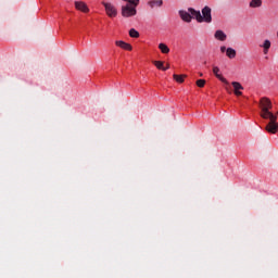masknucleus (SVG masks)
<instances>
[{"instance_id":"1","label":"nucleus","mask_w":278,"mask_h":278,"mask_svg":"<svg viewBox=\"0 0 278 278\" xmlns=\"http://www.w3.org/2000/svg\"><path fill=\"white\" fill-rule=\"evenodd\" d=\"M188 12L195 18L198 23H212V9L210 7H204L201 11H197L193 8H189Z\"/></svg>"},{"instance_id":"2","label":"nucleus","mask_w":278,"mask_h":278,"mask_svg":"<svg viewBox=\"0 0 278 278\" xmlns=\"http://www.w3.org/2000/svg\"><path fill=\"white\" fill-rule=\"evenodd\" d=\"M127 1V4L122 5L121 14L123 18H132L138 14V8L140 5V0H124Z\"/></svg>"},{"instance_id":"3","label":"nucleus","mask_w":278,"mask_h":278,"mask_svg":"<svg viewBox=\"0 0 278 278\" xmlns=\"http://www.w3.org/2000/svg\"><path fill=\"white\" fill-rule=\"evenodd\" d=\"M260 105L262 110V113H261L262 118L268 119V117L275 116V114L270 112V110H273V102L268 98L266 97L261 98Z\"/></svg>"},{"instance_id":"4","label":"nucleus","mask_w":278,"mask_h":278,"mask_svg":"<svg viewBox=\"0 0 278 278\" xmlns=\"http://www.w3.org/2000/svg\"><path fill=\"white\" fill-rule=\"evenodd\" d=\"M102 5L104 7L105 13L110 18H115V16H118V10H116L114 4L111 2H102Z\"/></svg>"},{"instance_id":"5","label":"nucleus","mask_w":278,"mask_h":278,"mask_svg":"<svg viewBox=\"0 0 278 278\" xmlns=\"http://www.w3.org/2000/svg\"><path fill=\"white\" fill-rule=\"evenodd\" d=\"M268 118H269V123L265 127L266 131H268V134H277L278 131L277 115H271Z\"/></svg>"},{"instance_id":"6","label":"nucleus","mask_w":278,"mask_h":278,"mask_svg":"<svg viewBox=\"0 0 278 278\" xmlns=\"http://www.w3.org/2000/svg\"><path fill=\"white\" fill-rule=\"evenodd\" d=\"M75 9L79 12H84V14H88L90 12V9L88 8V4L84 1H75L74 2Z\"/></svg>"},{"instance_id":"7","label":"nucleus","mask_w":278,"mask_h":278,"mask_svg":"<svg viewBox=\"0 0 278 278\" xmlns=\"http://www.w3.org/2000/svg\"><path fill=\"white\" fill-rule=\"evenodd\" d=\"M181 21H184L185 23H192V13H190V11H184V10H180L178 12Z\"/></svg>"},{"instance_id":"8","label":"nucleus","mask_w":278,"mask_h":278,"mask_svg":"<svg viewBox=\"0 0 278 278\" xmlns=\"http://www.w3.org/2000/svg\"><path fill=\"white\" fill-rule=\"evenodd\" d=\"M231 86L235 89L236 97H242V91H240V90H244V87L238 81H232Z\"/></svg>"},{"instance_id":"9","label":"nucleus","mask_w":278,"mask_h":278,"mask_svg":"<svg viewBox=\"0 0 278 278\" xmlns=\"http://www.w3.org/2000/svg\"><path fill=\"white\" fill-rule=\"evenodd\" d=\"M150 10H155V8H162L164 5V0H150L148 1Z\"/></svg>"},{"instance_id":"10","label":"nucleus","mask_w":278,"mask_h":278,"mask_svg":"<svg viewBox=\"0 0 278 278\" xmlns=\"http://www.w3.org/2000/svg\"><path fill=\"white\" fill-rule=\"evenodd\" d=\"M213 73L215 75V77H217V79H219V81H222L223 84H229V81H227V78L223 77V75H220V68L218 66H213Z\"/></svg>"},{"instance_id":"11","label":"nucleus","mask_w":278,"mask_h":278,"mask_svg":"<svg viewBox=\"0 0 278 278\" xmlns=\"http://www.w3.org/2000/svg\"><path fill=\"white\" fill-rule=\"evenodd\" d=\"M260 47L263 49L264 55H268V51H270L271 42L270 40L266 39L264 40L263 45H260Z\"/></svg>"},{"instance_id":"12","label":"nucleus","mask_w":278,"mask_h":278,"mask_svg":"<svg viewBox=\"0 0 278 278\" xmlns=\"http://www.w3.org/2000/svg\"><path fill=\"white\" fill-rule=\"evenodd\" d=\"M115 45H116V47H119L121 49H124L125 51H131V49H132V47L129 43H127L123 40L115 41Z\"/></svg>"},{"instance_id":"13","label":"nucleus","mask_w":278,"mask_h":278,"mask_svg":"<svg viewBox=\"0 0 278 278\" xmlns=\"http://www.w3.org/2000/svg\"><path fill=\"white\" fill-rule=\"evenodd\" d=\"M214 36L216 40H220V42H225V40H227V35L223 30H216Z\"/></svg>"},{"instance_id":"14","label":"nucleus","mask_w":278,"mask_h":278,"mask_svg":"<svg viewBox=\"0 0 278 278\" xmlns=\"http://www.w3.org/2000/svg\"><path fill=\"white\" fill-rule=\"evenodd\" d=\"M226 55L230 60H233V58H236V50L233 48H227Z\"/></svg>"},{"instance_id":"15","label":"nucleus","mask_w":278,"mask_h":278,"mask_svg":"<svg viewBox=\"0 0 278 278\" xmlns=\"http://www.w3.org/2000/svg\"><path fill=\"white\" fill-rule=\"evenodd\" d=\"M250 8H262V0H251L249 3Z\"/></svg>"},{"instance_id":"16","label":"nucleus","mask_w":278,"mask_h":278,"mask_svg":"<svg viewBox=\"0 0 278 278\" xmlns=\"http://www.w3.org/2000/svg\"><path fill=\"white\" fill-rule=\"evenodd\" d=\"M159 49L162 53H170V48H168V46L165 43H160Z\"/></svg>"},{"instance_id":"17","label":"nucleus","mask_w":278,"mask_h":278,"mask_svg":"<svg viewBox=\"0 0 278 278\" xmlns=\"http://www.w3.org/2000/svg\"><path fill=\"white\" fill-rule=\"evenodd\" d=\"M173 78L175 79V81H177L178 84H184V79H186V75H177L174 74Z\"/></svg>"},{"instance_id":"18","label":"nucleus","mask_w":278,"mask_h":278,"mask_svg":"<svg viewBox=\"0 0 278 278\" xmlns=\"http://www.w3.org/2000/svg\"><path fill=\"white\" fill-rule=\"evenodd\" d=\"M154 66L159 68V71H166V67H164V62L162 61H153Z\"/></svg>"},{"instance_id":"19","label":"nucleus","mask_w":278,"mask_h":278,"mask_svg":"<svg viewBox=\"0 0 278 278\" xmlns=\"http://www.w3.org/2000/svg\"><path fill=\"white\" fill-rule=\"evenodd\" d=\"M129 36H130V38H140V33H138V30H136V28H131L129 30Z\"/></svg>"},{"instance_id":"20","label":"nucleus","mask_w":278,"mask_h":278,"mask_svg":"<svg viewBox=\"0 0 278 278\" xmlns=\"http://www.w3.org/2000/svg\"><path fill=\"white\" fill-rule=\"evenodd\" d=\"M197 87L198 88H204L205 87V79H198L197 80Z\"/></svg>"},{"instance_id":"21","label":"nucleus","mask_w":278,"mask_h":278,"mask_svg":"<svg viewBox=\"0 0 278 278\" xmlns=\"http://www.w3.org/2000/svg\"><path fill=\"white\" fill-rule=\"evenodd\" d=\"M220 51H222V53H225V51H227V47L222 46V47H220Z\"/></svg>"},{"instance_id":"22","label":"nucleus","mask_w":278,"mask_h":278,"mask_svg":"<svg viewBox=\"0 0 278 278\" xmlns=\"http://www.w3.org/2000/svg\"><path fill=\"white\" fill-rule=\"evenodd\" d=\"M165 68L168 71V68H170V64H167Z\"/></svg>"},{"instance_id":"23","label":"nucleus","mask_w":278,"mask_h":278,"mask_svg":"<svg viewBox=\"0 0 278 278\" xmlns=\"http://www.w3.org/2000/svg\"><path fill=\"white\" fill-rule=\"evenodd\" d=\"M200 77H203V74H202V73L200 74Z\"/></svg>"}]
</instances>
